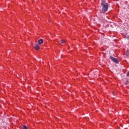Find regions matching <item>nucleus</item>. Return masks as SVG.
<instances>
[{
  "instance_id": "nucleus-5",
  "label": "nucleus",
  "mask_w": 129,
  "mask_h": 129,
  "mask_svg": "<svg viewBox=\"0 0 129 129\" xmlns=\"http://www.w3.org/2000/svg\"><path fill=\"white\" fill-rule=\"evenodd\" d=\"M64 43H66V40L63 39L60 40V43L61 44H64Z\"/></svg>"
},
{
  "instance_id": "nucleus-8",
  "label": "nucleus",
  "mask_w": 129,
  "mask_h": 129,
  "mask_svg": "<svg viewBox=\"0 0 129 129\" xmlns=\"http://www.w3.org/2000/svg\"><path fill=\"white\" fill-rule=\"evenodd\" d=\"M126 76H127L128 77H129V72H128L127 73Z\"/></svg>"
},
{
  "instance_id": "nucleus-1",
  "label": "nucleus",
  "mask_w": 129,
  "mask_h": 129,
  "mask_svg": "<svg viewBox=\"0 0 129 129\" xmlns=\"http://www.w3.org/2000/svg\"><path fill=\"white\" fill-rule=\"evenodd\" d=\"M101 6L102 7V10L103 11V13L104 14V13L107 12V10H108V4H107V3H106L105 1H102Z\"/></svg>"
},
{
  "instance_id": "nucleus-7",
  "label": "nucleus",
  "mask_w": 129,
  "mask_h": 129,
  "mask_svg": "<svg viewBox=\"0 0 129 129\" xmlns=\"http://www.w3.org/2000/svg\"><path fill=\"white\" fill-rule=\"evenodd\" d=\"M23 128L28 129V127H27V126H26V125H23Z\"/></svg>"
},
{
  "instance_id": "nucleus-10",
  "label": "nucleus",
  "mask_w": 129,
  "mask_h": 129,
  "mask_svg": "<svg viewBox=\"0 0 129 129\" xmlns=\"http://www.w3.org/2000/svg\"><path fill=\"white\" fill-rule=\"evenodd\" d=\"M128 28H129V26H128Z\"/></svg>"
},
{
  "instance_id": "nucleus-6",
  "label": "nucleus",
  "mask_w": 129,
  "mask_h": 129,
  "mask_svg": "<svg viewBox=\"0 0 129 129\" xmlns=\"http://www.w3.org/2000/svg\"><path fill=\"white\" fill-rule=\"evenodd\" d=\"M128 83H129V81H128V80H127L126 82L125 83V85H127V84H128Z\"/></svg>"
},
{
  "instance_id": "nucleus-2",
  "label": "nucleus",
  "mask_w": 129,
  "mask_h": 129,
  "mask_svg": "<svg viewBox=\"0 0 129 129\" xmlns=\"http://www.w3.org/2000/svg\"><path fill=\"white\" fill-rule=\"evenodd\" d=\"M110 60H111V61H113V62H114L115 63H118V60L117 59V58L110 56Z\"/></svg>"
},
{
  "instance_id": "nucleus-9",
  "label": "nucleus",
  "mask_w": 129,
  "mask_h": 129,
  "mask_svg": "<svg viewBox=\"0 0 129 129\" xmlns=\"http://www.w3.org/2000/svg\"><path fill=\"white\" fill-rule=\"evenodd\" d=\"M127 38L129 39V36L127 37Z\"/></svg>"
},
{
  "instance_id": "nucleus-3",
  "label": "nucleus",
  "mask_w": 129,
  "mask_h": 129,
  "mask_svg": "<svg viewBox=\"0 0 129 129\" xmlns=\"http://www.w3.org/2000/svg\"><path fill=\"white\" fill-rule=\"evenodd\" d=\"M34 48L37 51H38V50H40V46H39L38 44H35L34 45Z\"/></svg>"
},
{
  "instance_id": "nucleus-4",
  "label": "nucleus",
  "mask_w": 129,
  "mask_h": 129,
  "mask_svg": "<svg viewBox=\"0 0 129 129\" xmlns=\"http://www.w3.org/2000/svg\"><path fill=\"white\" fill-rule=\"evenodd\" d=\"M43 43H44V41L42 39H40L38 40V45H41V44H43Z\"/></svg>"
}]
</instances>
